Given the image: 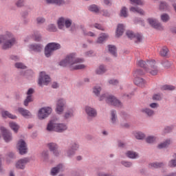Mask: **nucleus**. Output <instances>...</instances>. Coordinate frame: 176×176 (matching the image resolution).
<instances>
[{
  "label": "nucleus",
  "instance_id": "f257e3e1",
  "mask_svg": "<svg viewBox=\"0 0 176 176\" xmlns=\"http://www.w3.org/2000/svg\"><path fill=\"white\" fill-rule=\"evenodd\" d=\"M85 61L84 58L76 57V54H68L65 58L59 62L60 67H73V69H85L86 65L80 64Z\"/></svg>",
  "mask_w": 176,
  "mask_h": 176
},
{
  "label": "nucleus",
  "instance_id": "f03ea898",
  "mask_svg": "<svg viewBox=\"0 0 176 176\" xmlns=\"http://www.w3.org/2000/svg\"><path fill=\"white\" fill-rule=\"evenodd\" d=\"M16 43V37L9 31L0 34V45L2 50H9Z\"/></svg>",
  "mask_w": 176,
  "mask_h": 176
},
{
  "label": "nucleus",
  "instance_id": "7ed1b4c3",
  "mask_svg": "<svg viewBox=\"0 0 176 176\" xmlns=\"http://www.w3.org/2000/svg\"><path fill=\"white\" fill-rule=\"evenodd\" d=\"M137 65L144 68L146 72L153 76L157 75V72H159L155 60H147L145 62L142 60H139L137 61Z\"/></svg>",
  "mask_w": 176,
  "mask_h": 176
},
{
  "label": "nucleus",
  "instance_id": "20e7f679",
  "mask_svg": "<svg viewBox=\"0 0 176 176\" xmlns=\"http://www.w3.org/2000/svg\"><path fill=\"white\" fill-rule=\"evenodd\" d=\"M68 130V124L65 123H56V121L51 120L47 125V131H55L56 133H65Z\"/></svg>",
  "mask_w": 176,
  "mask_h": 176
},
{
  "label": "nucleus",
  "instance_id": "39448f33",
  "mask_svg": "<svg viewBox=\"0 0 176 176\" xmlns=\"http://www.w3.org/2000/svg\"><path fill=\"white\" fill-rule=\"evenodd\" d=\"M61 49V45L58 43H49L45 47L44 49V54L47 58L52 57L53 56L54 52L56 50H60Z\"/></svg>",
  "mask_w": 176,
  "mask_h": 176
},
{
  "label": "nucleus",
  "instance_id": "423d86ee",
  "mask_svg": "<svg viewBox=\"0 0 176 176\" xmlns=\"http://www.w3.org/2000/svg\"><path fill=\"white\" fill-rule=\"evenodd\" d=\"M68 108V104H67V99L64 98H59L56 100L55 112L58 115H63L64 111Z\"/></svg>",
  "mask_w": 176,
  "mask_h": 176
},
{
  "label": "nucleus",
  "instance_id": "0eeeda50",
  "mask_svg": "<svg viewBox=\"0 0 176 176\" xmlns=\"http://www.w3.org/2000/svg\"><path fill=\"white\" fill-rule=\"evenodd\" d=\"M57 24L58 28L59 30H65V28H70L71 25H72V19L61 16L58 19Z\"/></svg>",
  "mask_w": 176,
  "mask_h": 176
},
{
  "label": "nucleus",
  "instance_id": "6e6552de",
  "mask_svg": "<svg viewBox=\"0 0 176 176\" xmlns=\"http://www.w3.org/2000/svg\"><path fill=\"white\" fill-rule=\"evenodd\" d=\"M53 109L50 107H45L41 108L37 114V117L39 120H44L46 118H49V116L52 113Z\"/></svg>",
  "mask_w": 176,
  "mask_h": 176
},
{
  "label": "nucleus",
  "instance_id": "1a4fd4ad",
  "mask_svg": "<svg viewBox=\"0 0 176 176\" xmlns=\"http://www.w3.org/2000/svg\"><path fill=\"white\" fill-rule=\"evenodd\" d=\"M38 83L39 86H47V84L50 83V76L45 72H40Z\"/></svg>",
  "mask_w": 176,
  "mask_h": 176
},
{
  "label": "nucleus",
  "instance_id": "9d476101",
  "mask_svg": "<svg viewBox=\"0 0 176 176\" xmlns=\"http://www.w3.org/2000/svg\"><path fill=\"white\" fill-rule=\"evenodd\" d=\"M65 170V166L63 163H60L56 166L51 168L50 170V175L51 176H57L60 173H63Z\"/></svg>",
  "mask_w": 176,
  "mask_h": 176
},
{
  "label": "nucleus",
  "instance_id": "9b49d317",
  "mask_svg": "<svg viewBox=\"0 0 176 176\" xmlns=\"http://www.w3.org/2000/svg\"><path fill=\"white\" fill-rule=\"evenodd\" d=\"M30 162H31V159H30V157H23L16 161L15 163V167L17 170H25V166L28 163H30Z\"/></svg>",
  "mask_w": 176,
  "mask_h": 176
},
{
  "label": "nucleus",
  "instance_id": "f8f14e48",
  "mask_svg": "<svg viewBox=\"0 0 176 176\" xmlns=\"http://www.w3.org/2000/svg\"><path fill=\"white\" fill-rule=\"evenodd\" d=\"M16 149H18L20 155H25L28 151V148L27 147V143L24 140L21 139L19 140L16 144Z\"/></svg>",
  "mask_w": 176,
  "mask_h": 176
},
{
  "label": "nucleus",
  "instance_id": "ddd939ff",
  "mask_svg": "<svg viewBox=\"0 0 176 176\" xmlns=\"http://www.w3.org/2000/svg\"><path fill=\"white\" fill-rule=\"evenodd\" d=\"M147 23L155 30H159L162 31V30H164V26L162 25L156 19L154 18H148L147 19Z\"/></svg>",
  "mask_w": 176,
  "mask_h": 176
},
{
  "label": "nucleus",
  "instance_id": "4468645a",
  "mask_svg": "<svg viewBox=\"0 0 176 176\" xmlns=\"http://www.w3.org/2000/svg\"><path fill=\"white\" fill-rule=\"evenodd\" d=\"M107 104L110 105H113L116 108H122L123 107V103L119 100V99L116 98V97L111 96L107 98Z\"/></svg>",
  "mask_w": 176,
  "mask_h": 176
},
{
  "label": "nucleus",
  "instance_id": "2eb2a0df",
  "mask_svg": "<svg viewBox=\"0 0 176 176\" xmlns=\"http://www.w3.org/2000/svg\"><path fill=\"white\" fill-rule=\"evenodd\" d=\"M0 130L2 133L3 138L6 142H10L13 140V136L12 133L9 130L6 129L4 126H1Z\"/></svg>",
  "mask_w": 176,
  "mask_h": 176
},
{
  "label": "nucleus",
  "instance_id": "dca6fc26",
  "mask_svg": "<svg viewBox=\"0 0 176 176\" xmlns=\"http://www.w3.org/2000/svg\"><path fill=\"white\" fill-rule=\"evenodd\" d=\"M85 113L88 118V119H94V118H97V109L90 106L85 107Z\"/></svg>",
  "mask_w": 176,
  "mask_h": 176
},
{
  "label": "nucleus",
  "instance_id": "f3484780",
  "mask_svg": "<svg viewBox=\"0 0 176 176\" xmlns=\"http://www.w3.org/2000/svg\"><path fill=\"white\" fill-rule=\"evenodd\" d=\"M29 52H34V53H41L43 50V45L41 43H32L28 46Z\"/></svg>",
  "mask_w": 176,
  "mask_h": 176
},
{
  "label": "nucleus",
  "instance_id": "a211bd4d",
  "mask_svg": "<svg viewBox=\"0 0 176 176\" xmlns=\"http://www.w3.org/2000/svg\"><path fill=\"white\" fill-rule=\"evenodd\" d=\"M110 123L113 126H116L119 123V120L118 119V113L116 110H111L110 112Z\"/></svg>",
  "mask_w": 176,
  "mask_h": 176
},
{
  "label": "nucleus",
  "instance_id": "6ab92c4d",
  "mask_svg": "<svg viewBox=\"0 0 176 176\" xmlns=\"http://www.w3.org/2000/svg\"><path fill=\"white\" fill-rule=\"evenodd\" d=\"M17 111L23 118H25V119H31L32 118V113L28 109L19 107Z\"/></svg>",
  "mask_w": 176,
  "mask_h": 176
},
{
  "label": "nucleus",
  "instance_id": "aec40b11",
  "mask_svg": "<svg viewBox=\"0 0 176 176\" xmlns=\"http://www.w3.org/2000/svg\"><path fill=\"white\" fill-rule=\"evenodd\" d=\"M140 112L147 116V118H153L155 116V111L149 107H144L140 110Z\"/></svg>",
  "mask_w": 176,
  "mask_h": 176
},
{
  "label": "nucleus",
  "instance_id": "412c9836",
  "mask_svg": "<svg viewBox=\"0 0 176 176\" xmlns=\"http://www.w3.org/2000/svg\"><path fill=\"white\" fill-rule=\"evenodd\" d=\"M47 5H55L56 6H64L65 0H45Z\"/></svg>",
  "mask_w": 176,
  "mask_h": 176
},
{
  "label": "nucleus",
  "instance_id": "4be33fe9",
  "mask_svg": "<svg viewBox=\"0 0 176 176\" xmlns=\"http://www.w3.org/2000/svg\"><path fill=\"white\" fill-rule=\"evenodd\" d=\"M108 38H109V34L107 33H101L96 41V43H98V45H102L104 42L107 41Z\"/></svg>",
  "mask_w": 176,
  "mask_h": 176
},
{
  "label": "nucleus",
  "instance_id": "5701e85b",
  "mask_svg": "<svg viewBox=\"0 0 176 176\" xmlns=\"http://www.w3.org/2000/svg\"><path fill=\"white\" fill-rule=\"evenodd\" d=\"M128 38L130 39H133V38H135L137 39L138 42H141L142 41V36H141L140 34H134L133 31L128 30L126 33Z\"/></svg>",
  "mask_w": 176,
  "mask_h": 176
},
{
  "label": "nucleus",
  "instance_id": "b1692460",
  "mask_svg": "<svg viewBox=\"0 0 176 176\" xmlns=\"http://www.w3.org/2000/svg\"><path fill=\"white\" fill-rule=\"evenodd\" d=\"M165 166L166 163L164 162H155L148 164L149 168H163Z\"/></svg>",
  "mask_w": 176,
  "mask_h": 176
},
{
  "label": "nucleus",
  "instance_id": "393cba45",
  "mask_svg": "<svg viewBox=\"0 0 176 176\" xmlns=\"http://www.w3.org/2000/svg\"><path fill=\"white\" fill-rule=\"evenodd\" d=\"M1 113L2 118H3L4 119H8V118L9 119H12V120L17 119L16 116L12 114L10 112L6 110H3Z\"/></svg>",
  "mask_w": 176,
  "mask_h": 176
},
{
  "label": "nucleus",
  "instance_id": "a878e982",
  "mask_svg": "<svg viewBox=\"0 0 176 176\" xmlns=\"http://www.w3.org/2000/svg\"><path fill=\"white\" fill-rule=\"evenodd\" d=\"M63 118L65 120H69L71 118H74V109H67V110L64 113Z\"/></svg>",
  "mask_w": 176,
  "mask_h": 176
},
{
  "label": "nucleus",
  "instance_id": "bb28decb",
  "mask_svg": "<svg viewBox=\"0 0 176 176\" xmlns=\"http://www.w3.org/2000/svg\"><path fill=\"white\" fill-rule=\"evenodd\" d=\"M129 11L132 12L133 13H138V14H140V16H144L145 14V11L139 7L131 6L129 8Z\"/></svg>",
  "mask_w": 176,
  "mask_h": 176
},
{
  "label": "nucleus",
  "instance_id": "cd10ccee",
  "mask_svg": "<svg viewBox=\"0 0 176 176\" xmlns=\"http://www.w3.org/2000/svg\"><path fill=\"white\" fill-rule=\"evenodd\" d=\"M126 156L129 157V159H138L140 157V154L138 153L133 151H128L125 153Z\"/></svg>",
  "mask_w": 176,
  "mask_h": 176
},
{
  "label": "nucleus",
  "instance_id": "c85d7f7f",
  "mask_svg": "<svg viewBox=\"0 0 176 176\" xmlns=\"http://www.w3.org/2000/svg\"><path fill=\"white\" fill-rule=\"evenodd\" d=\"M107 72V67L104 65H99L95 70L96 75H104Z\"/></svg>",
  "mask_w": 176,
  "mask_h": 176
},
{
  "label": "nucleus",
  "instance_id": "c756f323",
  "mask_svg": "<svg viewBox=\"0 0 176 176\" xmlns=\"http://www.w3.org/2000/svg\"><path fill=\"white\" fill-rule=\"evenodd\" d=\"M123 32H124V25L120 23L118 25L116 36L117 38H119V36H122V35H123Z\"/></svg>",
  "mask_w": 176,
  "mask_h": 176
},
{
  "label": "nucleus",
  "instance_id": "7c9ffc66",
  "mask_svg": "<svg viewBox=\"0 0 176 176\" xmlns=\"http://www.w3.org/2000/svg\"><path fill=\"white\" fill-rule=\"evenodd\" d=\"M171 142V139H167L165 141L160 143V144H158L157 148L158 149H163V148H168Z\"/></svg>",
  "mask_w": 176,
  "mask_h": 176
},
{
  "label": "nucleus",
  "instance_id": "2f4dec72",
  "mask_svg": "<svg viewBox=\"0 0 176 176\" xmlns=\"http://www.w3.org/2000/svg\"><path fill=\"white\" fill-rule=\"evenodd\" d=\"M76 154V151H74L71 147H69L65 153V155L67 157H69V159H72V157H74V155Z\"/></svg>",
  "mask_w": 176,
  "mask_h": 176
},
{
  "label": "nucleus",
  "instance_id": "473e14b6",
  "mask_svg": "<svg viewBox=\"0 0 176 176\" xmlns=\"http://www.w3.org/2000/svg\"><path fill=\"white\" fill-rule=\"evenodd\" d=\"M107 49L113 57H118V54L116 53V47L115 45H107Z\"/></svg>",
  "mask_w": 176,
  "mask_h": 176
},
{
  "label": "nucleus",
  "instance_id": "72a5a7b5",
  "mask_svg": "<svg viewBox=\"0 0 176 176\" xmlns=\"http://www.w3.org/2000/svg\"><path fill=\"white\" fill-rule=\"evenodd\" d=\"M135 85H136V86H139V87H144V86H145V80H144V78L138 77L135 78Z\"/></svg>",
  "mask_w": 176,
  "mask_h": 176
},
{
  "label": "nucleus",
  "instance_id": "f704fd0d",
  "mask_svg": "<svg viewBox=\"0 0 176 176\" xmlns=\"http://www.w3.org/2000/svg\"><path fill=\"white\" fill-rule=\"evenodd\" d=\"M173 157L168 162V167L170 168H175L176 167V153L173 155Z\"/></svg>",
  "mask_w": 176,
  "mask_h": 176
},
{
  "label": "nucleus",
  "instance_id": "c9c22d12",
  "mask_svg": "<svg viewBox=\"0 0 176 176\" xmlns=\"http://www.w3.org/2000/svg\"><path fill=\"white\" fill-rule=\"evenodd\" d=\"M88 10L92 12V13H100V7L96 4L90 5L88 7Z\"/></svg>",
  "mask_w": 176,
  "mask_h": 176
},
{
  "label": "nucleus",
  "instance_id": "e433bc0d",
  "mask_svg": "<svg viewBox=\"0 0 176 176\" xmlns=\"http://www.w3.org/2000/svg\"><path fill=\"white\" fill-rule=\"evenodd\" d=\"M31 38H32L35 42H41V41H42V36L39 32H34L32 34Z\"/></svg>",
  "mask_w": 176,
  "mask_h": 176
},
{
  "label": "nucleus",
  "instance_id": "4c0bfd02",
  "mask_svg": "<svg viewBox=\"0 0 176 176\" xmlns=\"http://www.w3.org/2000/svg\"><path fill=\"white\" fill-rule=\"evenodd\" d=\"M159 9L160 10L167 11L170 10V6L165 1H160Z\"/></svg>",
  "mask_w": 176,
  "mask_h": 176
},
{
  "label": "nucleus",
  "instance_id": "58836bf2",
  "mask_svg": "<svg viewBox=\"0 0 176 176\" xmlns=\"http://www.w3.org/2000/svg\"><path fill=\"white\" fill-rule=\"evenodd\" d=\"M133 135L135 138H136V140H144L146 137L145 133L141 131L134 132Z\"/></svg>",
  "mask_w": 176,
  "mask_h": 176
},
{
  "label": "nucleus",
  "instance_id": "ea45409f",
  "mask_svg": "<svg viewBox=\"0 0 176 176\" xmlns=\"http://www.w3.org/2000/svg\"><path fill=\"white\" fill-rule=\"evenodd\" d=\"M101 90H102V88L100 85H96L93 88V93L96 97H100V94L101 93Z\"/></svg>",
  "mask_w": 176,
  "mask_h": 176
},
{
  "label": "nucleus",
  "instance_id": "a19ab883",
  "mask_svg": "<svg viewBox=\"0 0 176 176\" xmlns=\"http://www.w3.org/2000/svg\"><path fill=\"white\" fill-rule=\"evenodd\" d=\"M9 126L14 133H17L19 131V129H20V126H19L15 122H10Z\"/></svg>",
  "mask_w": 176,
  "mask_h": 176
},
{
  "label": "nucleus",
  "instance_id": "79ce46f5",
  "mask_svg": "<svg viewBox=\"0 0 176 176\" xmlns=\"http://www.w3.org/2000/svg\"><path fill=\"white\" fill-rule=\"evenodd\" d=\"M69 148L72 149L74 152H76L77 151H79L80 146L79 145V143L78 142H72L70 144Z\"/></svg>",
  "mask_w": 176,
  "mask_h": 176
},
{
  "label": "nucleus",
  "instance_id": "37998d69",
  "mask_svg": "<svg viewBox=\"0 0 176 176\" xmlns=\"http://www.w3.org/2000/svg\"><path fill=\"white\" fill-rule=\"evenodd\" d=\"M120 17H124L126 19V17H129V12L127 11V8L122 7L120 10Z\"/></svg>",
  "mask_w": 176,
  "mask_h": 176
},
{
  "label": "nucleus",
  "instance_id": "c03bdc74",
  "mask_svg": "<svg viewBox=\"0 0 176 176\" xmlns=\"http://www.w3.org/2000/svg\"><path fill=\"white\" fill-rule=\"evenodd\" d=\"M48 149L50 152H53L56 149H58V145L56 143L51 142L47 144Z\"/></svg>",
  "mask_w": 176,
  "mask_h": 176
},
{
  "label": "nucleus",
  "instance_id": "a18cd8bd",
  "mask_svg": "<svg viewBox=\"0 0 176 176\" xmlns=\"http://www.w3.org/2000/svg\"><path fill=\"white\" fill-rule=\"evenodd\" d=\"M49 151H43L41 153V159L43 162H49Z\"/></svg>",
  "mask_w": 176,
  "mask_h": 176
},
{
  "label": "nucleus",
  "instance_id": "49530a36",
  "mask_svg": "<svg viewBox=\"0 0 176 176\" xmlns=\"http://www.w3.org/2000/svg\"><path fill=\"white\" fill-rule=\"evenodd\" d=\"M160 55L162 57H167L168 56V48L167 47H163L160 51Z\"/></svg>",
  "mask_w": 176,
  "mask_h": 176
},
{
  "label": "nucleus",
  "instance_id": "de8ad7c7",
  "mask_svg": "<svg viewBox=\"0 0 176 176\" xmlns=\"http://www.w3.org/2000/svg\"><path fill=\"white\" fill-rule=\"evenodd\" d=\"M120 164L123 167H126V168H131L133 167V162L130 161L122 160Z\"/></svg>",
  "mask_w": 176,
  "mask_h": 176
},
{
  "label": "nucleus",
  "instance_id": "09e8293b",
  "mask_svg": "<svg viewBox=\"0 0 176 176\" xmlns=\"http://www.w3.org/2000/svg\"><path fill=\"white\" fill-rule=\"evenodd\" d=\"M98 97H99L98 98L99 101H104V100H105L106 102L108 103V101H107L108 98H109V97H112V96H111V95H109L108 94H102V95H100V96H99Z\"/></svg>",
  "mask_w": 176,
  "mask_h": 176
},
{
  "label": "nucleus",
  "instance_id": "8fccbe9b",
  "mask_svg": "<svg viewBox=\"0 0 176 176\" xmlns=\"http://www.w3.org/2000/svg\"><path fill=\"white\" fill-rule=\"evenodd\" d=\"M160 19L163 23H167L168 21H170V15H168V14L164 13L161 14Z\"/></svg>",
  "mask_w": 176,
  "mask_h": 176
},
{
  "label": "nucleus",
  "instance_id": "3c124183",
  "mask_svg": "<svg viewBox=\"0 0 176 176\" xmlns=\"http://www.w3.org/2000/svg\"><path fill=\"white\" fill-rule=\"evenodd\" d=\"M155 141H156V137L153 135L148 136L146 138V142H147V144H155Z\"/></svg>",
  "mask_w": 176,
  "mask_h": 176
},
{
  "label": "nucleus",
  "instance_id": "603ef678",
  "mask_svg": "<svg viewBox=\"0 0 176 176\" xmlns=\"http://www.w3.org/2000/svg\"><path fill=\"white\" fill-rule=\"evenodd\" d=\"M161 90H168L170 91H173V90H175V87L173 85H165L161 87Z\"/></svg>",
  "mask_w": 176,
  "mask_h": 176
},
{
  "label": "nucleus",
  "instance_id": "864d4df0",
  "mask_svg": "<svg viewBox=\"0 0 176 176\" xmlns=\"http://www.w3.org/2000/svg\"><path fill=\"white\" fill-rule=\"evenodd\" d=\"M47 31H50V32H56L57 31V27L54 24H50L47 27Z\"/></svg>",
  "mask_w": 176,
  "mask_h": 176
},
{
  "label": "nucleus",
  "instance_id": "5fc2aeb1",
  "mask_svg": "<svg viewBox=\"0 0 176 176\" xmlns=\"http://www.w3.org/2000/svg\"><path fill=\"white\" fill-rule=\"evenodd\" d=\"M15 68H17V69H25L27 68V66L24 65L23 63L17 62L14 64Z\"/></svg>",
  "mask_w": 176,
  "mask_h": 176
},
{
  "label": "nucleus",
  "instance_id": "6e6d98bb",
  "mask_svg": "<svg viewBox=\"0 0 176 176\" xmlns=\"http://www.w3.org/2000/svg\"><path fill=\"white\" fill-rule=\"evenodd\" d=\"M131 5H138L141 6L144 5V0H129Z\"/></svg>",
  "mask_w": 176,
  "mask_h": 176
},
{
  "label": "nucleus",
  "instance_id": "4d7b16f0",
  "mask_svg": "<svg viewBox=\"0 0 176 176\" xmlns=\"http://www.w3.org/2000/svg\"><path fill=\"white\" fill-rule=\"evenodd\" d=\"M30 102H32V96H28L23 102V105L25 107H28Z\"/></svg>",
  "mask_w": 176,
  "mask_h": 176
},
{
  "label": "nucleus",
  "instance_id": "13d9d810",
  "mask_svg": "<svg viewBox=\"0 0 176 176\" xmlns=\"http://www.w3.org/2000/svg\"><path fill=\"white\" fill-rule=\"evenodd\" d=\"M145 73L144 72V71H142V69H137L134 73H133V76H135V78H138V76H141L142 75H144Z\"/></svg>",
  "mask_w": 176,
  "mask_h": 176
},
{
  "label": "nucleus",
  "instance_id": "bf43d9fd",
  "mask_svg": "<svg viewBox=\"0 0 176 176\" xmlns=\"http://www.w3.org/2000/svg\"><path fill=\"white\" fill-rule=\"evenodd\" d=\"M99 13L102 14V16H104V17H109L111 16L109 11L107 10H100Z\"/></svg>",
  "mask_w": 176,
  "mask_h": 176
},
{
  "label": "nucleus",
  "instance_id": "052dcab7",
  "mask_svg": "<svg viewBox=\"0 0 176 176\" xmlns=\"http://www.w3.org/2000/svg\"><path fill=\"white\" fill-rule=\"evenodd\" d=\"M36 21L38 25H41L46 21V19L44 17L38 16L36 18Z\"/></svg>",
  "mask_w": 176,
  "mask_h": 176
},
{
  "label": "nucleus",
  "instance_id": "680f3d73",
  "mask_svg": "<svg viewBox=\"0 0 176 176\" xmlns=\"http://www.w3.org/2000/svg\"><path fill=\"white\" fill-rule=\"evenodd\" d=\"M108 83L112 86H118V85H119V80L116 79H111L108 80Z\"/></svg>",
  "mask_w": 176,
  "mask_h": 176
},
{
  "label": "nucleus",
  "instance_id": "e2e57ef3",
  "mask_svg": "<svg viewBox=\"0 0 176 176\" xmlns=\"http://www.w3.org/2000/svg\"><path fill=\"white\" fill-rule=\"evenodd\" d=\"M162 64L164 68H170L171 67V63H170L168 60H165L162 62Z\"/></svg>",
  "mask_w": 176,
  "mask_h": 176
},
{
  "label": "nucleus",
  "instance_id": "0e129e2a",
  "mask_svg": "<svg viewBox=\"0 0 176 176\" xmlns=\"http://www.w3.org/2000/svg\"><path fill=\"white\" fill-rule=\"evenodd\" d=\"M152 98L154 101H160L162 100V95L160 94H155L153 96Z\"/></svg>",
  "mask_w": 176,
  "mask_h": 176
},
{
  "label": "nucleus",
  "instance_id": "69168bd1",
  "mask_svg": "<svg viewBox=\"0 0 176 176\" xmlns=\"http://www.w3.org/2000/svg\"><path fill=\"white\" fill-rule=\"evenodd\" d=\"M15 5L17 8H23L24 6V0H18Z\"/></svg>",
  "mask_w": 176,
  "mask_h": 176
},
{
  "label": "nucleus",
  "instance_id": "338daca9",
  "mask_svg": "<svg viewBox=\"0 0 176 176\" xmlns=\"http://www.w3.org/2000/svg\"><path fill=\"white\" fill-rule=\"evenodd\" d=\"M10 58L12 60V61H20V56H17V55H11L10 56Z\"/></svg>",
  "mask_w": 176,
  "mask_h": 176
},
{
  "label": "nucleus",
  "instance_id": "774afa93",
  "mask_svg": "<svg viewBox=\"0 0 176 176\" xmlns=\"http://www.w3.org/2000/svg\"><path fill=\"white\" fill-rule=\"evenodd\" d=\"M98 176H111V174L102 171L98 173Z\"/></svg>",
  "mask_w": 176,
  "mask_h": 176
}]
</instances>
